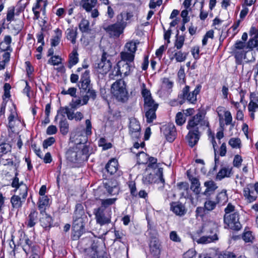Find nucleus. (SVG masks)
<instances>
[{
	"mask_svg": "<svg viewBox=\"0 0 258 258\" xmlns=\"http://www.w3.org/2000/svg\"><path fill=\"white\" fill-rule=\"evenodd\" d=\"M78 29L77 27L74 28H69L67 29L66 34L68 40H70L73 44L76 42V38L78 35Z\"/></svg>",
	"mask_w": 258,
	"mask_h": 258,
	"instance_id": "31",
	"label": "nucleus"
},
{
	"mask_svg": "<svg viewBox=\"0 0 258 258\" xmlns=\"http://www.w3.org/2000/svg\"><path fill=\"white\" fill-rule=\"evenodd\" d=\"M122 63V62H118L114 66L111 73L109 75V78L110 79L114 80L115 77L121 75L122 73L121 71V65Z\"/></svg>",
	"mask_w": 258,
	"mask_h": 258,
	"instance_id": "38",
	"label": "nucleus"
},
{
	"mask_svg": "<svg viewBox=\"0 0 258 258\" xmlns=\"http://www.w3.org/2000/svg\"><path fill=\"white\" fill-rule=\"evenodd\" d=\"M75 142L77 145L68 150L66 158L72 167H79L82 163L88 160L92 153V149H91L90 146L86 144Z\"/></svg>",
	"mask_w": 258,
	"mask_h": 258,
	"instance_id": "1",
	"label": "nucleus"
},
{
	"mask_svg": "<svg viewBox=\"0 0 258 258\" xmlns=\"http://www.w3.org/2000/svg\"><path fill=\"white\" fill-rule=\"evenodd\" d=\"M40 225L46 230L49 229L53 224L52 219L51 217L46 214L45 212L40 219Z\"/></svg>",
	"mask_w": 258,
	"mask_h": 258,
	"instance_id": "24",
	"label": "nucleus"
},
{
	"mask_svg": "<svg viewBox=\"0 0 258 258\" xmlns=\"http://www.w3.org/2000/svg\"><path fill=\"white\" fill-rule=\"evenodd\" d=\"M60 132L63 135H67L69 131V123L66 118L61 119L59 122Z\"/></svg>",
	"mask_w": 258,
	"mask_h": 258,
	"instance_id": "41",
	"label": "nucleus"
},
{
	"mask_svg": "<svg viewBox=\"0 0 258 258\" xmlns=\"http://www.w3.org/2000/svg\"><path fill=\"white\" fill-rule=\"evenodd\" d=\"M38 220V212L34 209L31 211L26 222L28 227H32L36 224Z\"/></svg>",
	"mask_w": 258,
	"mask_h": 258,
	"instance_id": "25",
	"label": "nucleus"
},
{
	"mask_svg": "<svg viewBox=\"0 0 258 258\" xmlns=\"http://www.w3.org/2000/svg\"><path fill=\"white\" fill-rule=\"evenodd\" d=\"M204 184L206 188L202 194L207 197H209L211 195L213 194L218 188L216 183L212 180L205 181Z\"/></svg>",
	"mask_w": 258,
	"mask_h": 258,
	"instance_id": "21",
	"label": "nucleus"
},
{
	"mask_svg": "<svg viewBox=\"0 0 258 258\" xmlns=\"http://www.w3.org/2000/svg\"><path fill=\"white\" fill-rule=\"evenodd\" d=\"M170 210L179 216L184 215L186 212L184 205L180 202H172L170 205Z\"/></svg>",
	"mask_w": 258,
	"mask_h": 258,
	"instance_id": "19",
	"label": "nucleus"
},
{
	"mask_svg": "<svg viewBox=\"0 0 258 258\" xmlns=\"http://www.w3.org/2000/svg\"><path fill=\"white\" fill-rule=\"evenodd\" d=\"M133 17V14L132 12H122L116 16V23L124 29L127 24L131 22Z\"/></svg>",
	"mask_w": 258,
	"mask_h": 258,
	"instance_id": "14",
	"label": "nucleus"
},
{
	"mask_svg": "<svg viewBox=\"0 0 258 258\" xmlns=\"http://www.w3.org/2000/svg\"><path fill=\"white\" fill-rule=\"evenodd\" d=\"M229 144L233 148H239L240 144V140L239 138H231L229 141Z\"/></svg>",
	"mask_w": 258,
	"mask_h": 258,
	"instance_id": "60",
	"label": "nucleus"
},
{
	"mask_svg": "<svg viewBox=\"0 0 258 258\" xmlns=\"http://www.w3.org/2000/svg\"><path fill=\"white\" fill-rule=\"evenodd\" d=\"M137 49V43L133 41L127 42L124 50L120 53L121 60L119 62H127L134 63L135 53Z\"/></svg>",
	"mask_w": 258,
	"mask_h": 258,
	"instance_id": "7",
	"label": "nucleus"
},
{
	"mask_svg": "<svg viewBox=\"0 0 258 258\" xmlns=\"http://www.w3.org/2000/svg\"><path fill=\"white\" fill-rule=\"evenodd\" d=\"M97 2V0H81L80 5L86 12H89L96 6Z\"/></svg>",
	"mask_w": 258,
	"mask_h": 258,
	"instance_id": "28",
	"label": "nucleus"
},
{
	"mask_svg": "<svg viewBox=\"0 0 258 258\" xmlns=\"http://www.w3.org/2000/svg\"><path fill=\"white\" fill-rule=\"evenodd\" d=\"M118 169V162L116 159L110 160L105 166L106 171L110 175L116 173Z\"/></svg>",
	"mask_w": 258,
	"mask_h": 258,
	"instance_id": "26",
	"label": "nucleus"
},
{
	"mask_svg": "<svg viewBox=\"0 0 258 258\" xmlns=\"http://www.w3.org/2000/svg\"><path fill=\"white\" fill-rule=\"evenodd\" d=\"M225 121L226 125L231 124L232 121V115L230 111H224Z\"/></svg>",
	"mask_w": 258,
	"mask_h": 258,
	"instance_id": "63",
	"label": "nucleus"
},
{
	"mask_svg": "<svg viewBox=\"0 0 258 258\" xmlns=\"http://www.w3.org/2000/svg\"><path fill=\"white\" fill-rule=\"evenodd\" d=\"M49 199L47 196H41L39 198L38 202V209L41 215H43L45 213L46 207L49 204Z\"/></svg>",
	"mask_w": 258,
	"mask_h": 258,
	"instance_id": "27",
	"label": "nucleus"
},
{
	"mask_svg": "<svg viewBox=\"0 0 258 258\" xmlns=\"http://www.w3.org/2000/svg\"><path fill=\"white\" fill-rule=\"evenodd\" d=\"M116 200V198L103 200L101 202V205L100 207H103L104 209H111L109 206L113 204Z\"/></svg>",
	"mask_w": 258,
	"mask_h": 258,
	"instance_id": "48",
	"label": "nucleus"
},
{
	"mask_svg": "<svg viewBox=\"0 0 258 258\" xmlns=\"http://www.w3.org/2000/svg\"><path fill=\"white\" fill-rule=\"evenodd\" d=\"M242 238L246 242H251L253 239V237L251 231L245 232L243 235Z\"/></svg>",
	"mask_w": 258,
	"mask_h": 258,
	"instance_id": "64",
	"label": "nucleus"
},
{
	"mask_svg": "<svg viewBox=\"0 0 258 258\" xmlns=\"http://www.w3.org/2000/svg\"><path fill=\"white\" fill-rule=\"evenodd\" d=\"M200 132L197 133L194 131H189V132L186 136L188 145L191 147H193L196 145L200 139Z\"/></svg>",
	"mask_w": 258,
	"mask_h": 258,
	"instance_id": "22",
	"label": "nucleus"
},
{
	"mask_svg": "<svg viewBox=\"0 0 258 258\" xmlns=\"http://www.w3.org/2000/svg\"><path fill=\"white\" fill-rule=\"evenodd\" d=\"M161 130L168 142H172L175 140L177 134L176 128L173 123L164 125Z\"/></svg>",
	"mask_w": 258,
	"mask_h": 258,
	"instance_id": "15",
	"label": "nucleus"
},
{
	"mask_svg": "<svg viewBox=\"0 0 258 258\" xmlns=\"http://www.w3.org/2000/svg\"><path fill=\"white\" fill-rule=\"evenodd\" d=\"M232 174V168L229 167H224L222 168L218 172L216 178L219 180H222L225 177L230 176Z\"/></svg>",
	"mask_w": 258,
	"mask_h": 258,
	"instance_id": "30",
	"label": "nucleus"
},
{
	"mask_svg": "<svg viewBox=\"0 0 258 258\" xmlns=\"http://www.w3.org/2000/svg\"><path fill=\"white\" fill-rule=\"evenodd\" d=\"M93 213L95 216L96 223L100 226L107 225L111 223V209L99 207L94 210Z\"/></svg>",
	"mask_w": 258,
	"mask_h": 258,
	"instance_id": "8",
	"label": "nucleus"
},
{
	"mask_svg": "<svg viewBox=\"0 0 258 258\" xmlns=\"http://www.w3.org/2000/svg\"><path fill=\"white\" fill-rule=\"evenodd\" d=\"M77 91V88L75 87H70L68 89V90L63 89L61 92V94L64 95H70L71 97H76Z\"/></svg>",
	"mask_w": 258,
	"mask_h": 258,
	"instance_id": "50",
	"label": "nucleus"
},
{
	"mask_svg": "<svg viewBox=\"0 0 258 258\" xmlns=\"http://www.w3.org/2000/svg\"><path fill=\"white\" fill-rule=\"evenodd\" d=\"M158 107V104L155 102L152 97L145 99L144 100V110L152 109H157Z\"/></svg>",
	"mask_w": 258,
	"mask_h": 258,
	"instance_id": "37",
	"label": "nucleus"
},
{
	"mask_svg": "<svg viewBox=\"0 0 258 258\" xmlns=\"http://www.w3.org/2000/svg\"><path fill=\"white\" fill-rule=\"evenodd\" d=\"M178 78L179 79V82L180 84L185 83V75L184 73V69L183 67H181L177 73Z\"/></svg>",
	"mask_w": 258,
	"mask_h": 258,
	"instance_id": "54",
	"label": "nucleus"
},
{
	"mask_svg": "<svg viewBox=\"0 0 258 258\" xmlns=\"http://www.w3.org/2000/svg\"><path fill=\"white\" fill-rule=\"evenodd\" d=\"M190 189L196 195H199L201 192L200 182L197 177L192 178L190 180Z\"/></svg>",
	"mask_w": 258,
	"mask_h": 258,
	"instance_id": "39",
	"label": "nucleus"
},
{
	"mask_svg": "<svg viewBox=\"0 0 258 258\" xmlns=\"http://www.w3.org/2000/svg\"><path fill=\"white\" fill-rule=\"evenodd\" d=\"M111 91L118 101L125 102L127 100L128 93L124 81L122 79L118 80L112 84Z\"/></svg>",
	"mask_w": 258,
	"mask_h": 258,
	"instance_id": "6",
	"label": "nucleus"
},
{
	"mask_svg": "<svg viewBox=\"0 0 258 258\" xmlns=\"http://www.w3.org/2000/svg\"><path fill=\"white\" fill-rule=\"evenodd\" d=\"M129 134L134 141H138L141 137V126L139 122L135 118L130 120Z\"/></svg>",
	"mask_w": 258,
	"mask_h": 258,
	"instance_id": "13",
	"label": "nucleus"
},
{
	"mask_svg": "<svg viewBox=\"0 0 258 258\" xmlns=\"http://www.w3.org/2000/svg\"><path fill=\"white\" fill-rule=\"evenodd\" d=\"M82 101V99L81 100L80 98H78L77 99H73L72 101L70 103V106L71 107V108L76 109L80 106L83 105L81 103Z\"/></svg>",
	"mask_w": 258,
	"mask_h": 258,
	"instance_id": "56",
	"label": "nucleus"
},
{
	"mask_svg": "<svg viewBox=\"0 0 258 258\" xmlns=\"http://www.w3.org/2000/svg\"><path fill=\"white\" fill-rule=\"evenodd\" d=\"M54 32L55 35L51 39V45L53 47L56 46L59 44L62 37V31L60 29H56L54 30Z\"/></svg>",
	"mask_w": 258,
	"mask_h": 258,
	"instance_id": "35",
	"label": "nucleus"
},
{
	"mask_svg": "<svg viewBox=\"0 0 258 258\" xmlns=\"http://www.w3.org/2000/svg\"><path fill=\"white\" fill-rule=\"evenodd\" d=\"M4 42L8 45V46L6 48H2V45L3 44V42L0 43V51H5L8 50L10 48V44L12 42V38L10 35H6L4 38Z\"/></svg>",
	"mask_w": 258,
	"mask_h": 258,
	"instance_id": "51",
	"label": "nucleus"
},
{
	"mask_svg": "<svg viewBox=\"0 0 258 258\" xmlns=\"http://www.w3.org/2000/svg\"><path fill=\"white\" fill-rule=\"evenodd\" d=\"M102 28L110 37L118 38L124 31V29L116 23L109 25L103 24Z\"/></svg>",
	"mask_w": 258,
	"mask_h": 258,
	"instance_id": "12",
	"label": "nucleus"
},
{
	"mask_svg": "<svg viewBox=\"0 0 258 258\" xmlns=\"http://www.w3.org/2000/svg\"><path fill=\"white\" fill-rule=\"evenodd\" d=\"M244 196L249 203L255 201L257 199L256 192L255 193L253 190H251L248 187H245L243 190Z\"/></svg>",
	"mask_w": 258,
	"mask_h": 258,
	"instance_id": "29",
	"label": "nucleus"
},
{
	"mask_svg": "<svg viewBox=\"0 0 258 258\" xmlns=\"http://www.w3.org/2000/svg\"><path fill=\"white\" fill-rule=\"evenodd\" d=\"M25 243L23 245V249L28 255L31 252L39 251V246L30 240L27 236H25Z\"/></svg>",
	"mask_w": 258,
	"mask_h": 258,
	"instance_id": "18",
	"label": "nucleus"
},
{
	"mask_svg": "<svg viewBox=\"0 0 258 258\" xmlns=\"http://www.w3.org/2000/svg\"><path fill=\"white\" fill-rule=\"evenodd\" d=\"M78 87L82 98L83 105L87 104L90 99L93 100L96 99L97 94L91 84L89 71L86 70L82 74Z\"/></svg>",
	"mask_w": 258,
	"mask_h": 258,
	"instance_id": "3",
	"label": "nucleus"
},
{
	"mask_svg": "<svg viewBox=\"0 0 258 258\" xmlns=\"http://www.w3.org/2000/svg\"><path fill=\"white\" fill-rule=\"evenodd\" d=\"M183 258H197V252L193 249H189L183 254Z\"/></svg>",
	"mask_w": 258,
	"mask_h": 258,
	"instance_id": "62",
	"label": "nucleus"
},
{
	"mask_svg": "<svg viewBox=\"0 0 258 258\" xmlns=\"http://www.w3.org/2000/svg\"><path fill=\"white\" fill-rule=\"evenodd\" d=\"M217 232L216 226L214 224L210 223L203 226L200 230L197 231V233L198 235L203 234L207 235H212V236H215L216 240H217L218 239Z\"/></svg>",
	"mask_w": 258,
	"mask_h": 258,
	"instance_id": "16",
	"label": "nucleus"
},
{
	"mask_svg": "<svg viewBox=\"0 0 258 258\" xmlns=\"http://www.w3.org/2000/svg\"><path fill=\"white\" fill-rule=\"evenodd\" d=\"M88 222V218L86 214L84 206L81 203L76 205L73 215L71 238L77 240L86 231V225Z\"/></svg>",
	"mask_w": 258,
	"mask_h": 258,
	"instance_id": "2",
	"label": "nucleus"
},
{
	"mask_svg": "<svg viewBox=\"0 0 258 258\" xmlns=\"http://www.w3.org/2000/svg\"><path fill=\"white\" fill-rule=\"evenodd\" d=\"M239 215L237 212L230 215L225 214L224 222L226 226L225 228H228L235 231L241 229L242 226L239 221Z\"/></svg>",
	"mask_w": 258,
	"mask_h": 258,
	"instance_id": "9",
	"label": "nucleus"
},
{
	"mask_svg": "<svg viewBox=\"0 0 258 258\" xmlns=\"http://www.w3.org/2000/svg\"><path fill=\"white\" fill-rule=\"evenodd\" d=\"M160 245L159 240L156 239H153L149 244L150 251L154 256H159L160 254Z\"/></svg>",
	"mask_w": 258,
	"mask_h": 258,
	"instance_id": "23",
	"label": "nucleus"
},
{
	"mask_svg": "<svg viewBox=\"0 0 258 258\" xmlns=\"http://www.w3.org/2000/svg\"><path fill=\"white\" fill-rule=\"evenodd\" d=\"M98 242L93 241L91 244V248L89 249V250H91V253H90V256L92 258H96L98 257L99 255V251L98 250Z\"/></svg>",
	"mask_w": 258,
	"mask_h": 258,
	"instance_id": "44",
	"label": "nucleus"
},
{
	"mask_svg": "<svg viewBox=\"0 0 258 258\" xmlns=\"http://www.w3.org/2000/svg\"><path fill=\"white\" fill-rule=\"evenodd\" d=\"M135 68L134 63L123 62L121 65V71L122 73H123L125 76H128L133 71Z\"/></svg>",
	"mask_w": 258,
	"mask_h": 258,
	"instance_id": "34",
	"label": "nucleus"
},
{
	"mask_svg": "<svg viewBox=\"0 0 258 258\" xmlns=\"http://www.w3.org/2000/svg\"><path fill=\"white\" fill-rule=\"evenodd\" d=\"M187 55V52H182L181 50H179L175 52L173 56H170V59L172 60L175 58L176 62H183L186 59Z\"/></svg>",
	"mask_w": 258,
	"mask_h": 258,
	"instance_id": "33",
	"label": "nucleus"
},
{
	"mask_svg": "<svg viewBox=\"0 0 258 258\" xmlns=\"http://www.w3.org/2000/svg\"><path fill=\"white\" fill-rule=\"evenodd\" d=\"M11 150V146L7 143H2L0 144V156L7 154Z\"/></svg>",
	"mask_w": 258,
	"mask_h": 258,
	"instance_id": "53",
	"label": "nucleus"
},
{
	"mask_svg": "<svg viewBox=\"0 0 258 258\" xmlns=\"http://www.w3.org/2000/svg\"><path fill=\"white\" fill-rule=\"evenodd\" d=\"M143 182L145 184H149L153 183H161V185L159 187V188H161L162 189L165 184V180L163 177V168H158L156 174L150 173L144 176Z\"/></svg>",
	"mask_w": 258,
	"mask_h": 258,
	"instance_id": "10",
	"label": "nucleus"
},
{
	"mask_svg": "<svg viewBox=\"0 0 258 258\" xmlns=\"http://www.w3.org/2000/svg\"><path fill=\"white\" fill-rule=\"evenodd\" d=\"M205 115L206 113L204 111L200 110L188 120L186 125L187 129L199 133V127L204 126L209 127V123L205 119Z\"/></svg>",
	"mask_w": 258,
	"mask_h": 258,
	"instance_id": "5",
	"label": "nucleus"
},
{
	"mask_svg": "<svg viewBox=\"0 0 258 258\" xmlns=\"http://www.w3.org/2000/svg\"><path fill=\"white\" fill-rule=\"evenodd\" d=\"M109 55L106 52H103L100 61L96 64L95 69L97 73L102 75L106 74L111 68L112 64L108 57Z\"/></svg>",
	"mask_w": 258,
	"mask_h": 258,
	"instance_id": "11",
	"label": "nucleus"
},
{
	"mask_svg": "<svg viewBox=\"0 0 258 258\" xmlns=\"http://www.w3.org/2000/svg\"><path fill=\"white\" fill-rule=\"evenodd\" d=\"M157 109H148L145 110V116L147 118V122L148 123H151L153 121L156 119V111Z\"/></svg>",
	"mask_w": 258,
	"mask_h": 258,
	"instance_id": "43",
	"label": "nucleus"
},
{
	"mask_svg": "<svg viewBox=\"0 0 258 258\" xmlns=\"http://www.w3.org/2000/svg\"><path fill=\"white\" fill-rule=\"evenodd\" d=\"M55 142L54 137H51L44 140L43 142V147L44 149H47L48 147L51 146Z\"/></svg>",
	"mask_w": 258,
	"mask_h": 258,
	"instance_id": "57",
	"label": "nucleus"
},
{
	"mask_svg": "<svg viewBox=\"0 0 258 258\" xmlns=\"http://www.w3.org/2000/svg\"><path fill=\"white\" fill-rule=\"evenodd\" d=\"M243 161V159L240 155H236L234 157L233 161V166L239 168L241 165V163Z\"/></svg>",
	"mask_w": 258,
	"mask_h": 258,
	"instance_id": "58",
	"label": "nucleus"
},
{
	"mask_svg": "<svg viewBox=\"0 0 258 258\" xmlns=\"http://www.w3.org/2000/svg\"><path fill=\"white\" fill-rule=\"evenodd\" d=\"M258 46V39L251 38L249 39L246 44V48L249 50H251L253 48Z\"/></svg>",
	"mask_w": 258,
	"mask_h": 258,
	"instance_id": "47",
	"label": "nucleus"
},
{
	"mask_svg": "<svg viewBox=\"0 0 258 258\" xmlns=\"http://www.w3.org/2000/svg\"><path fill=\"white\" fill-rule=\"evenodd\" d=\"M107 192L111 195H115L118 191V187L115 180H107L103 183Z\"/></svg>",
	"mask_w": 258,
	"mask_h": 258,
	"instance_id": "20",
	"label": "nucleus"
},
{
	"mask_svg": "<svg viewBox=\"0 0 258 258\" xmlns=\"http://www.w3.org/2000/svg\"><path fill=\"white\" fill-rule=\"evenodd\" d=\"M217 205V203L216 201H213L208 197L207 198L206 200L204 203V207L208 212L215 209Z\"/></svg>",
	"mask_w": 258,
	"mask_h": 258,
	"instance_id": "45",
	"label": "nucleus"
},
{
	"mask_svg": "<svg viewBox=\"0 0 258 258\" xmlns=\"http://www.w3.org/2000/svg\"><path fill=\"white\" fill-rule=\"evenodd\" d=\"M23 193H22V197L18 195H14L11 198V203L13 208L19 209L22 206L23 204L25 202L27 194L25 189L23 187L22 188Z\"/></svg>",
	"mask_w": 258,
	"mask_h": 258,
	"instance_id": "17",
	"label": "nucleus"
},
{
	"mask_svg": "<svg viewBox=\"0 0 258 258\" xmlns=\"http://www.w3.org/2000/svg\"><path fill=\"white\" fill-rule=\"evenodd\" d=\"M202 85L198 84L192 92H190V87L186 85L182 90L181 93L178 94L179 103L180 105L185 101L195 104L197 101V95L200 93L202 89Z\"/></svg>",
	"mask_w": 258,
	"mask_h": 258,
	"instance_id": "4",
	"label": "nucleus"
},
{
	"mask_svg": "<svg viewBox=\"0 0 258 258\" xmlns=\"http://www.w3.org/2000/svg\"><path fill=\"white\" fill-rule=\"evenodd\" d=\"M185 118L183 116V114L179 112L176 114L175 121L177 125H182L185 122Z\"/></svg>",
	"mask_w": 258,
	"mask_h": 258,
	"instance_id": "55",
	"label": "nucleus"
},
{
	"mask_svg": "<svg viewBox=\"0 0 258 258\" xmlns=\"http://www.w3.org/2000/svg\"><path fill=\"white\" fill-rule=\"evenodd\" d=\"M89 22L86 19H82L79 25V27L80 31L82 33L88 32L90 30L89 28Z\"/></svg>",
	"mask_w": 258,
	"mask_h": 258,
	"instance_id": "46",
	"label": "nucleus"
},
{
	"mask_svg": "<svg viewBox=\"0 0 258 258\" xmlns=\"http://www.w3.org/2000/svg\"><path fill=\"white\" fill-rule=\"evenodd\" d=\"M61 59L59 56H53L48 60V63L53 66H57L61 63Z\"/></svg>",
	"mask_w": 258,
	"mask_h": 258,
	"instance_id": "61",
	"label": "nucleus"
},
{
	"mask_svg": "<svg viewBox=\"0 0 258 258\" xmlns=\"http://www.w3.org/2000/svg\"><path fill=\"white\" fill-rule=\"evenodd\" d=\"M195 212L197 217H200L202 218H203L208 213L205 207H198Z\"/></svg>",
	"mask_w": 258,
	"mask_h": 258,
	"instance_id": "49",
	"label": "nucleus"
},
{
	"mask_svg": "<svg viewBox=\"0 0 258 258\" xmlns=\"http://www.w3.org/2000/svg\"><path fill=\"white\" fill-rule=\"evenodd\" d=\"M15 17V7H11L8 8L7 13L6 19L7 21L11 22L14 20Z\"/></svg>",
	"mask_w": 258,
	"mask_h": 258,
	"instance_id": "52",
	"label": "nucleus"
},
{
	"mask_svg": "<svg viewBox=\"0 0 258 258\" xmlns=\"http://www.w3.org/2000/svg\"><path fill=\"white\" fill-rule=\"evenodd\" d=\"M194 240L198 243L206 244L216 241V237L215 236H212V235H207L206 234H204V235L200 238L197 239L194 238Z\"/></svg>",
	"mask_w": 258,
	"mask_h": 258,
	"instance_id": "32",
	"label": "nucleus"
},
{
	"mask_svg": "<svg viewBox=\"0 0 258 258\" xmlns=\"http://www.w3.org/2000/svg\"><path fill=\"white\" fill-rule=\"evenodd\" d=\"M22 1L23 0H20L18 3V8L17 9V12L16 14L17 15H18L19 13H21L22 12H23L28 4V2L26 3L25 4H23L22 3Z\"/></svg>",
	"mask_w": 258,
	"mask_h": 258,
	"instance_id": "59",
	"label": "nucleus"
},
{
	"mask_svg": "<svg viewBox=\"0 0 258 258\" xmlns=\"http://www.w3.org/2000/svg\"><path fill=\"white\" fill-rule=\"evenodd\" d=\"M78 53L77 51L74 49L69 55V61L68 67L71 69L73 66L76 65L79 61Z\"/></svg>",
	"mask_w": 258,
	"mask_h": 258,
	"instance_id": "36",
	"label": "nucleus"
},
{
	"mask_svg": "<svg viewBox=\"0 0 258 258\" xmlns=\"http://www.w3.org/2000/svg\"><path fill=\"white\" fill-rule=\"evenodd\" d=\"M179 31H177V34L175 36V40L174 42V47L177 50H180L183 46L185 41V36L184 35H178Z\"/></svg>",
	"mask_w": 258,
	"mask_h": 258,
	"instance_id": "40",
	"label": "nucleus"
},
{
	"mask_svg": "<svg viewBox=\"0 0 258 258\" xmlns=\"http://www.w3.org/2000/svg\"><path fill=\"white\" fill-rule=\"evenodd\" d=\"M228 201V197L226 194V190H222L219 192L216 197V202L217 204H225Z\"/></svg>",
	"mask_w": 258,
	"mask_h": 258,
	"instance_id": "42",
	"label": "nucleus"
}]
</instances>
